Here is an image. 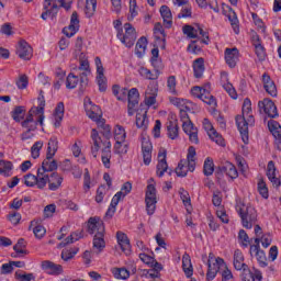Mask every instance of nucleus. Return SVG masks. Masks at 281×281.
<instances>
[{
    "instance_id": "f257e3e1",
    "label": "nucleus",
    "mask_w": 281,
    "mask_h": 281,
    "mask_svg": "<svg viewBox=\"0 0 281 281\" xmlns=\"http://www.w3.org/2000/svg\"><path fill=\"white\" fill-rule=\"evenodd\" d=\"M243 115L236 116V125L241 135L244 144H249V126L256 124L251 110V100L245 99L241 109Z\"/></svg>"
},
{
    "instance_id": "f03ea898",
    "label": "nucleus",
    "mask_w": 281,
    "mask_h": 281,
    "mask_svg": "<svg viewBox=\"0 0 281 281\" xmlns=\"http://www.w3.org/2000/svg\"><path fill=\"white\" fill-rule=\"evenodd\" d=\"M90 137L92 144L91 153L93 157H98V150L102 148L101 161L104 168H111V140L102 139L98 130H92Z\"/></svg>"
},
{
    "instance_id": "7ed1b4c3",
    "label": "nucleus",
    "mask_w": 281,
    "mask_h": 281,
    "mask_svg": "<svg viewBox=\"0 0 281 281\" xmlns=\"http://www.w3.org/2000/svg\"><path fill=\"white\" fill-rule=\"evenodd\" d=\"M196 168V148L190 146L188 149L187 159L180 160L176 168L177 177H188V172H194Z\"/></svg>"
},
{
    "instance_id": "20e7f679",
    "label": "nucleus",
    "mask_w": 281,
    "mask_h": 281,
    "mask_svg": "<svg viewBox=\"0 0 281 281\" xmlns=\"http://www.w3.org/2000/svg\"><path fill=\"white\" fill-rule=\"evenodd\" d=\"M237 212L241 218L243 227L251 229V227L256 225V221H258V213L254 206L241 204L237 206Z\"/></svg>"
},
{
    "instance_id": "39448f33",
    "label": "nucleus",
    "mask_w": 281,
    "mask_h": 281,
    "mask_svg": "<svg viewBox=\"0 0 281 281\" xmlns=\"http://www.w3.org/2000/svg\"><path fill=\"white\" fill-rule=\"evenodd\" d=\"M227 267L225 260L221 257L214 256L213 252L209 255L207 259V272H206V280L212 281L216 278L218 271H223Z\"/></svg>"
},
{
    "instance_id": "423d86ee",
    "label": "nucleus",
    "mask_w": 281,
    "mask_h": 281,
    "mask_svg": "<svg viewBox=\"0 0 281 281\" xmlns=\"http://www.w3.org/2000/svg\"><path fill=\"white\" fill-rule=\"evenodd\" d=\"M124 30H119L116 36L125 47H133V45H135V41H137V32L131 23H125Z\"/></svg>"
},
{
    "instance_id": "0eeeda50",
    "label": "nucleus",
    "mask_w": 281,
    "mask_h": 281,
    "mask_svg": "<svg viewBox=\"0 0 281 281\" xmlns=\"http://www.w3.org/2000/svg\"><path fill=\"white\" fill-rule=\"evenodd\" d=\"M192 95L194 98H199L204 102L205 104H209V106H216V99L212 93L210 92V85H206L204 87L195 86L191 89Z\"/></svg>"
},
{
    "instance_id": "6e6552de",
    "label": "nucleus",
    "mask_w": 281,
    "mask_h": 281,
    "mask_svg": "<svg viewBox=\"0 0 281 281\" xmlns=\"http://www.w3.org/2000/svg\"><path fill=\"white\" fill-rule=\"evenodd\" d=\"M145 203L148 216H153L155 210H157V189L155 188V184L147 186Z\"/></svg>"
},
{
    "instance_id": "1a4fd4ad",
    "label": "nucleus",
    "mask_w": 281,
    "mask_h": 281,
    "mask_svg": "<svg viewBox=\"0 0 281 281\" xmlns=\"http://www.w3.org/2000/svg\"><path fill=\"white\" fill-rule=\"evenodd\" d=\"M183 34L188 36L189 38H201L202 37V43L204 45H207L210 43V36L205 31L200 25H184L182 29Z\"/></svg>"
},
{
    "instance_id": "9d476101",
    "label": "nucleus",
    "mask_w": 281,
    "mask_h": 281,
    "mask_svg": "<svg viewBox=\"0 0 281 281\" xmlns=\"http://www.w3.org/2000/svg\"><path fill=\"white\" fill-rule=\"evenodd\" d=\"M77 57H79V71H82L80 74V86L87 87L89 85V79L87 76L91 74V68L89 66V59L87 58V55L85 53H80Z\"/></svg>"
},
{
    "instance_id": "9b49d317",
    "label": "nucleus",
    "mask_w": 281,
    "mask_h": 281,
    "mask_svg": "<svg viewBox=\"0 0 281 281\" xmlns=\"http://www.w3.org/2000/svg\"><path fill=\"white\" fill-rule=\"evenodd\" d=\"M95 67H97V85L99 87V91L104 92L108 89L106 77L104 76V66H102V59L100 57L94 58Z\"/></svg>"
},
{
    "instance_id": "f8f14e48",
    "label": "nucleus",
    "mask_w": 281,
    "mask_h": 281,
    "mask_svg": "<svg viewBox=\"0 0 281 281\" xmlns=\"http://www.w3.org/2000/svg\"><path fill=\"white\" fill-rule=\"evenodd\" d=\"M16 56L22 60H32L34 49L25 40H21L16 45Z\"/></svg>"
},
{
    "instance_id": "ddd939ff",
    "label": "nucleus",
    "mask_w": 281,
    "mask_h": 281,
    "mask_svg": "<svg viewBox=\"0 0 281 281\" xmlns=\"http://www.w3.org/2000/svg\"><path fill=\"white\" fill-rule=\"evenodd\" d=\"M142 153L145 166H150V161H153V143H150L148 136H142Z\"/></svg>"
},
{
    "instance_id": "4468645a",
    "label": "nucleus",
    "mask_w": 281,
    "mask_h": 281,
    "mask_svg": "<svg viewBox=\"0 0 281 281\" xmlns=\"http://www.w3.org/2000/svg\"><path fill=\"white\" fill-rule=\"evenodd\" d=\"M85 109H86V113L88 115V117H90V120H93V122H100L102 121V110L100 109V106L93 104V102H91V99H88V101L85 102Z\"/></svg>"
},
{
    "instance_id": "2eb2a0df",
    "label": "nucleus",
    "mask_w": 281,
    "mask_h": 281,
    "mask_svg": "<svg viewBox=\"0 0 281 281\" xmlns=\"http://www.w3.org/2000/svg\"><path fill=\"white\" fill-rule=\"evenodd\" d=\"M259 111H263L268 117H278V108L276 103L271 99H263L262 101L258 102Z\"/></svg>"
},
{
    "instance_id": "dca6fc26",
    "label": "nucleus",
    "mask_w": 281,
    "mask_h": 281,
    "mask_svg": "<svg viewBox=\"0 0 281 281\" xmlns=\"http://www.w3.org/2000/svg\"><path fill=\"white\" fill-rule=\"evenodd\" d=\"M127 113L130 116H133L135 115V111L139 104V90H137V88H132L127 93Z\"/></svg>"
},
{
    "instance_id": "f3484780",
    "label": "nucleus",
    "mask_w": 281,
    "mask_h": 281,
    "mask_svg": "<svg viewBox=\"0 0 281 281\" xmlns=\"http://www.w3.org/2000/svg\"><path fill=\"white\" fill-rule=\"evenodd\" d=\"M182 131L189 136L191 144H199V128L192 121L182 123Z\"/></svg>"
},
{
    "instance_id": "a211bd4d",
    "label": "nucleus",
    "mask_w": 281,
    "mask_h": 281,
    "mask_svg": "<svg viewBox=\"0 0 281 281\" xmlns=\"http://www.w3.org/2000/svg\"><path fill=\"white\" fill-rule=\"evenodd\" d=\"M78 30H80V20L78 19V12L74 11L70 18V24L68 27L64 29V34L68 37L71 38Z\"/></svg>"
},
{
    "instance_id": "6ab92c4d",
    "label": "nucleus",
    "mask_w": 281,
    "mask_h": 281,
    "mask_svg": "<svg viewBox=\"0 0 281 281\" xmlns=\"http://www.w3.org/2000/svg\"><path fill=\"white\" fill-rule=\"evenodd\" d=\"M88 234H104V222L100 217H90L88 220Z\"/></svg>"
},
{
    "instance_id": "aec40b11",
    "label": "nucleus",
    "mask_w": 281,
    "mask_h": 281,
    "mask_svg": "<svg viewBox=\"0 0 281 281\" xmlns=\"http://www.w3.org/2000/svg\"><path fill=\"white\" fill-rule=\"evenodd\" d=\"M42 269L48 276L63 274V266L58 263H54L53 261H49V260L42 261Z\"/></svg>"
},
{
    "instance_id": "412c9836",
    "label": "nucleus",
    "mask_w": 281,
    "mask_h": 281,
    "mask_svg": "<svg viewBox=\"0 0 281 281\" xmlns=\"http://www.w3.org/2000/svg\"><path fill=\"white\" fill-rule=\"evenodd\" d=\"M38 124H41L38 115L34 113V109H31L26 119L22 122V126L23 128H26V131H35Z\"/></svg>"
},
{
    "instance_id": "4be33fe9",
    "label": "nucleus",
    "mask_w": 281,
    "mask_h": 281,
    "mask_svg": "<svg viewBox=\"0 0 281 281\" xmlns=\"http://www.w3.org/2000/svg\"><path fill=\"white\" fill-rule=\"evenodd\" d=\"M267 177L274 188H280L281 181L278 177V171L276 170V164H273V160L268 162Z\"/></svg>"
},
{
    "instance_id": "5701e85b",
    "label": "nucleus",
    "mask_w": 281,
    "mask_h": 281,
    "mask_svg": "<svg viewBox=\"0 0 281 281\" xmlns=\"http://www.w3.org/2000/svg\"><path fill=\"white\" fill-rule=\"evenodd\" d=\"M116 240L125 256H131V239L122 232L116 233Z\"/></svg>"
},
{
    "instance_id": "b1692460",
    "label": "nucleus",
    "mask_w": 281,
    "mask_h": 281,
    "mask_svg": "<svg viewBox=\"0 0 281 281\" xmlns=\"http://www.w3.org/2000/svg\"><path fill=\"white\" fill-rule=\"evenodd\" d=\"M233 265L236 271L244 272L249 270V267L247 266V263H245V256L243 255V251H240L239 249L235 250L234 252Z\"/></svg>"
},
{
    "instance_id": "393cba45",
    "label": "nucleus",
    "mask_w": 281,
    "mask_h": 281,
    "mask_svg": "<svg viewBox=\"0 0 281 281\" xmlns=\"http://www.w3.org/2000/svg\"><path fill=\"white\" fill-rule=\"evenodd\" d=\"M38 106L32 108L34 110L35 115H38V122L41 126H43V122L45 120V97L43 95V91H41L40 97L37 98Z\"/></svg>"
},
{
    "instance_id": "a878e982",
    "label": "nucleus",
    "mask_w": 281,
    "mask_h": 281,
    "mask_svg": "<svg viewBox=\"0 0 281 281\" xmlns=\"http://www.w3.org/2000/svg\"><path fill=\"white\" fill-rule=\"evenodd\" d=\"M262 82L267 93L272 95V98H276V95H278V89L276 88V83L273 80H271V77L268 74L262 75Z\"/></svg>"
},
{
    "instance_id": "bb28decb",
    "label": "nucleus",
    "mask_w": 281,
    "mask_h": 281,
    "mask_svg": "<svg viewBox=\"0 0 281 281\" xmlns=\"http://www.w3.org/2000/svg\"><path fill=\"white\" fill-rule=\"evenodd\" d=\"M225 60L228 67H236V63H238V48H226Z\"/></svg>"
},
{
    "instance_id": "cd10ccee",
    "label": "nucleus",
    "mask_w": 281,
    "mask_h": 281,
    "mask_svg": "<svg viewBox=\"0 0 281 281\" xmlns=\"http://www.w3.org/2000/svg\"><path fill=\"white\" fill-rule=\"evenodd\" d=\"M156 175L157 177H164L165 172L168 170V162L166 161V151H160L158 154Z\"/></svg>"
},
{
    "instance_id": "c85d7f7f",
    "label": "nucleus",
    "mask_w": 281,
    "mask_h": 281,
    "mask_svg": "<svg viewBox=\"0 0 281 281\" xmlns=\"http://www.w3.org/2000/svg\"><path fill=\"white\" fill-rule=\"evenodd\" d=\"M60 186H63V178L60 173H50V176H48V189L52 190L53 192H56V190H58Z\"/></svg>"
},
{
    "instance_id": "c756f323",
    "label": "nucleus",
    "mask_w": 281,
    "mask_h": 281,
    "mask_svg": "<svg viewBox=\"0 0 281 281\" xmlns=\"http://www.w3.org/2000/svg\"><path fill=\"white\" fill-rule=\"evenodd\" d=\"M40 170L43 172H54V170H58V162L54 160V157L49 158V155H46V159L43 160Z\"/></svg>"
},
{
    "instance_id": "7c9ffc66",
    "label": "nucleus",
    "mask_w": 281,
    "mask_h": 281,
    "mask_svg": "<svg viewBox=\"0 0 281 281\" xmlns=\"http://www.w3.org/2000/svg\"><path fill=\"white\" fill-rule=\"evenodd\" d=\"M182 269L187 278H192L194 269L192 268V259L188 252L182 256Z\"/></svg>"
},
{
    "instance_id": "2f4dec72",
    "label": "nucleus",
    "mask_w": 281,
    "mask_h": 281,
    "mask_svg": "<svg viewBox=\"0 0 281 281\" xmlns=\"http://www.w3.org/2000/svg\"><path fill=\"white\" fill-rule=\"evenodd\" d=\"M63 117H65V103L59 102L55 108V112H54L55 128H59L60 122H63Z\"/></svg>"
},
{
    "instance_id": "473e14b6",
    "label": "nucleus",
    "mask_w": 281,
    "mask_h": 281,
    "mask_svg": "<svg viewBox=\"0 0 281 281\" xmlns=\"http://www.w3.org/2000/svg\"><path fill=\"white\" fill-rule=\"evenodd\" d=\"M250 254H255L260 267H267V255L259 246H250Z\"/></svg>"
},
{
    "instance_id": "72a5a7b5",
    "label": "nucleus",
    "mask_w": 281,
    "mask_h": 281,
    "mask_svg": "<svg viewBox=\"0 0 281 281\" xmlns=\"http://www.w3.org/2000/svg\"><path fill=\"white\" fill-rule=\"evenodd\" d=\"M136 126L137 128H142V131L148 130V111H144V113L138 112L136 114Z\"/></svg>"
},
{
    "instance_id": "f704fd0d",
    "label": "nucleus",
    "mask_w": 281,
    "mask_h": 281,
    "mask_svg": "<svg viewBox=\"0 0 281 281\" xmlns=\"http://www.w3.org/2000/svg\"><path fill=\"white\" fill-rule=\"evenodd\" d=\"M160 14L162 16L165 27H172V12L167 5L160 8Z\"/></svg>"
},
{
    "instance_id": "c9c22d12",
    "label": "nucleus",
    "mask_w": 281,
    "mask_h": 281,
    "mask_svg": "<svg viewBox=\"0 0 281 281\" xmlns=\"http://www.w3.org/2000/svg\"><path fill=\"white\" fill-rule=\"evenodd\" d=\"M193 71L195 78H203L205 71V60L203 58H198L193 61Z\"/></svg>"
},
{
    "instance_id": "e433bc0d",
    "label": "nucleus",
    "mask_w": 281,
    "mask_h": 281,
    "mask_svg": "<svg viewBox=\"0 0 281 281\" xmlns=\"http://www.w3.org/2000/svg\"><path fill=\"white\" fill-rule=\"evenodd\" d=\"M148 46V40L146 37H140L135 47V54L137 58H144V54H146V47Z\"/></svg>"
},
{
    "instance_id": "4c0bfd02",
    "label": "nucleus",
    "mask_w": 281,
    "mask_h": 281,
    "mask_svg": "<svg viewBox=\"0 0 281 281\" xmlns=\"http://www.w3.org/2000/svg\"><path fill=\"white\" fill-rule=\"evenodd\" d=\"M36 187L40 190H43V188H45V186H47V183H49V175H47V172L38 169L37 170V176H36Z\"/></svg>"
},
{
    "instance_id": "58836bf2",
    "label": "nucleus",
    "mask_w": 281,
    "mask_h": 281,
    "mask_svg": "<svg viewBox=\"0 0 281 281\" xmlns=\"http://www.w3.org/2000/svg\"><path fill=\"white\" fill-rule=\"evenodd\" d=\"M222 172H225L229 179H238V170L236 169V166L232 162H226L222 167Z\"/></svg>"
},
{
    "instance_id": "ea45409f",
    "label": "nucleus",
    "mask_w": 281,
    "mask_h": 281,
    "mask_svg": "<svg viewBox=\"0 0 281 281\" xmlns=\"http://www.w3.org/2000/svg\"><path fill=\"white\" fill-rule=\"evenodd\" d=\"M199 8H207V5L213 10V12L220 13L218 2L216 0H195Z\"/></svg>"
},
{
    "instance_id": "a19ab883",
    "label": "nucleus",
    "mask_w": 281,
    "mask_h": 281,
    "mask_svg": "<svg viewBox=\"0 0 281 281\" xmlns=\"http://www.w3.org/2000/svg\"><path fill=\"white\" fill-rule=\"evenodd\" d=\"M112 273L116 280H128L131 278V271L126 268H113Z\"/></svg>"
},
{
    "instance_id": "79ce46f5",
    "label": "nucleus",
    "mask_w": 281,
    "mask_h": 281,
    "mask_svg": "<svg viewBox=\"0 0 281 281\" xmlns=\"http://www.w3.org/2000/svg\"><path fill=\"white\" fill-rule=\"evenodd\" d=\"M138 74L142 76V78H145V80H157V78H159V72H153L146 67H140L138 69Z\"/></svg>"
},
{
    "instance_id": "37998d69",
    "label": "nucleus",
    "mask_w": 281,
    "mask_h": 281,
    "mask_svg": "<svg viewBox=\"0 0 281 281\" xmlns=\"http://www.w3.org/2000/svg\"><path fill=\"white\" fill-rule=\"evenodd\" d=\"M98 127L101 128V133L103 135V138L101 139H111V125L106 124L104 119L101 121H98L97 123Z\"/></svg>"
},
{
    "instance_id": "c03bdc74",
    "label": "nucleus",
    "mask_w": 281,
    "mask_h": 281,
    "mask_svg": "<svg viewBox=\"0 0 281 281\" xmlns=\"http://www.w3.org/2000/svg\"><path fill=\"white\" fill-rule=\"evenodd\" d=\"M58 150V137L53 136L48 140V147H47V154L48 158L54 157L56 155V151Z\"/></svg>"
},
{
    "instance_id": "a18cd8bd",
    "label": "nucleus",
    "mask_w": 281,
    "mask_h": 281,
    "mask_svg": "<svg viewBox=\"0 0 281 281\" xmlns=\"http://www.w3.org/2000/svg\"><path fill=\"white\" fill-rule=\"evenodd\" d=\"M106 247V243L104 241V234H95L93 238V249L97 251H102Z\"/></svg>"
},
{
    "instance_id": "49530a36",
    "label": "nucleus",
    "mask_w": 281,
    "mask_h": 281,
    "mask_svg": "<svg viewBox=\"0 0 281 281\" xmlns=\"http://www.w3.org/2000/svg\"><path fill=\"white\" fill-rule=\"evenodd\" d=\"M203 175L205 177H212L214 175V160L212 158H206L204 160Z\"/></svg>"
},
{
    "instance_id": "de8ad7c7",
    "label": "nucleus",
    "mask_w": 281,
    "mask_h": 281,
    "mask_svg": "<svg viewBox=\"0 0 281 281\" xmlns=\"http://www.w3.org/2000/svg\"><path fill=\"white\" fill-rule=\"evenodd\" d=\"M122 198L120 195V193H115V195L112 198V201H111V204H110V207L106 212V216H113L115 214V207H117L120 201H122Z\"/></svg>"
},
{
    "instance_id": "09e8293b",
    "label": "nucleus",
    "mask_w": 281,
    "mask_h": 281,
    "mask_svg": "<svg viewBox=\"0 0 281 281\" xmlns=\"http://www.w3.org/2000/svg\"><path fill=\"white\" fill-rule=\"evenodd\" d=\"M269 131L272 133V135L276 137V139H281V127L280 123L276 121L268 122Z\"/></svg>"
},
{
    "instance_id": "8fccbe9b",
    "label": "nucleus",
    "mask_w": 281,
    "mask_h": 281,
    "mask_svg": "<svg viewBox=\"0 0 281 281\" xmlns=\"http://www.w3.org/2000/svg\"><path fill=\"white\" fill-rule=\"evenodd\" d=\"M114 139L115 142H126V130L122 125L114 127Z\"/></svg>"
},
{
    "instance_id": "3c124183",
    "label": "nucleus",
    "mask_w": 281,
    "mask_h": 281,
    "mask_svg": "<svg viewBox=\"0 0 281 281\" xmlns=\"http://www.w3.org/2000/svg\"><path fill=\"white\" fill-rule=\"evenodd\" d=\"M25 247H27V241H25V239L23 238H20L18 243L13 246V249L15 250V254H18V256H23L27 255Z\"/></svg>"
},
{
    "instance_id": "603ef678",
    "label": "nucleus",
    "mask_w": 281,
    "mask_h": 281,
    "mask_svg": "<svg viewBox=\"0 0 281 281\" xmlns=\"http://www.w3.org/2000/svg\"><path fill=\"white\" fill-rule=\"evenodd\" d=\"M257 188L262 199H269V188H267V182L262 178L259 179Z\"/></svg>"
},
{
    "instance_id": "864d4df0",
    "label": "nucleus",
    "mask_w": 281,
    "mask_h": 281,
    "mask_svg": "<svg viewBox=\"0 0 281 281\" xmlns=\"http://www.w3.org/2000/svg\"><path fill=\"white\" fill-rule=\"evenodd\" d=\"M12 172V162L4 160L3 162H0V175H2V177H10V175Z\"/></svg>"
},
{
    "instance_id": "5fc2aeb1",
    "label": "nucleus",
    "mask_w": 281,
    "mask_h": 281,
    "mask_svg": "<svg viewBox=\"0 0 281 281\" xmlns=\"http://www.w3.org/2000/svg\"><path fill=\"white\" fill-rule=\"evenodd\" d=\"M79 82H80V79L78 78V76L70 72L66 79V87L68 89H76V87H78Z\"/></svg>"
},
{
    "instance_id": "6e6d98bb",
    "label": "nucleus",
    "mask_w": 281,
    "mask_h": 281,
    "mask_svg": "<svg viewBox=\"0 0 281 281\" xmlns=\"http://www.w3.org/2000/svg\"><path fill=\"white\" fill-rule=\"evenodd\" d=\"M97 5H98V0H86L85 12L87 16H93Z\"/></svg>"
},
{
    "instance_id": "4d7b16f0",
    "label": "nucleus",
    "mask_w": 281,
    "mask_h": 281,
    "mask_svg": "<svg viewBox=\"0 0 281 281\" xmlns=\"http://www.w3.org/2000/svg\"><path fill=\"white\" fill-rule=\"evenodd\" d=\"M43 149V142L38 140L31 147V156L33 159H38L41 157V150Z\"/></svg>"
},
{
    "instance_id": "13d9d810",
    "label": "nucleus",
    "mask_w": 281,
    "mask_h": 281,
    "mask_svg": "<svg viewBox=\"0 0 281 281\" xmlns=\"http://www.w3.org/2000/svg\"><path fill=\"white\" fill-rule=\"evenodd\" d=\"M11 115L14 122H21V120H23V115H25V108L15 106L14 110L11 112Z\"/></svg>"
},
{
    "instance_id": "bf43d9fd",
    "label": "nucleus",
    "mask_w": 281,
    "mask_h": 281,
    "mask_svg": "<svg viewBox=\"0 0 281 281\" xmlns=\"http://www.w3.org/2000/svg\"><path fill=\"white\" fill-rule=\"evenodd\" d=\"M209 137L212 139V142H215L217 146H225V139L218 132H216V130L210 132Z\"/></svg>"
},
{
    "instance_id": "052dcab7",
    "label": "nucleus",
    "mask_w": 281,
    "mask_h": 281,
    "mask_svg": "<svg viewBox=\"0 0 281 281\" xmlns=\"http://www.w3.org/2000/svg\"><path fill=\"white\" fill-rule=\"evenodd\" d=\"M114 150L117 155H126L128 153V144L117 140L114 145Z\"/></svg>"
},
{
    "instance_id": "680f3d73",
    "label": "nucleus",
    "mask_w": 281,
    "mask_h": 281,
    "mask_svg": "<svg viewBox=\"0 0 281 281\" xmlns=\"http://www.w3.org/2000/svg\"><path fill=\"white\" fill-rule=\"evenodd\" d=\"M228 20L231 21L235 34H238L240 32L238 29V18H236V12H234L232 9H229Z\"/></svg>"
},
{
    "instance_id": "e2e57ef3",
    "label": "nucleus",
    "mask_w": 281,
    "mask_h": 281,
    "mask_svg": "<svg viewBox=\"0 0 281 281\" xmlns=\"http://www.w3.org/2000/svg\"><path fill=\"white\" fill-rule=\"evenodd\" d=\"M112 92L117 100H126V89H121L120 86H113Z\"/></svg>"
},
{
    "instance_id": "0e129e2a",
    "label": "nucleus",
    "mask_w": 281,
    "mask_h": 281,
    "mask_svg": "<svg viewBox=\"0 0 281 281\" xmlns=\"http://www.w3.org/2000/svg\"><path fill=\"white\" fill-rule=\"evenodd\" d=\"M170 102L173 106H177L179 111L188 109V101L186 99L172 98L170 99Z\"/></svg>"
},
{
    "instance_id": "69168bd1",
    "label": "nucleus",
    "mask_w": 281,
    "mask_h": 281,
    "mask_svg": "<svg viewBox=\"0 0 281 281\" xmlns=\"http://www.w3.org/2000/svg\"><path fill=\"white\" fill-rule=\"evenodd\" d=\"M106 192H108L106 187L104 186L99 187L97 189V195L94 198V201L97 203H102L104 201V196H106Z\"/></svg>"
},
{
    "instance_id": "338daca9",
    "label": "nucleus",
    "mask_w": 281,
    "mask_h": 281,
    "mask_svg": "<svg viewBox=\"0 0 281 281\" xmlns=\"http://www.w3.org/2000/svg\"><path fill=\"white\" fill-rule=\"evenodd\" d=\"M76 254H78V248L63 250L61 251V259H64L65 262H67V261L71 260V258H74V256H76Z\"/></svg>"
},
{
    "instance_id": "774afa93",
    "label": "nucleus",
    "mask_w": 281,
    "mask_h": 281,
    "mask_svg": "<svg viewBox=\"0 0 281 281\" xmlns=\"http://www.w3.org/2000/svg\"><path fill=\"white\" fill-rule=\"evenodd\" d=\"M222 281H234V274L232 273V270L225 266L224 269L221 271Z\"/></svg>"
}]
</instances>
